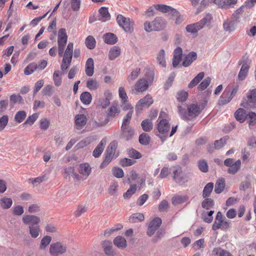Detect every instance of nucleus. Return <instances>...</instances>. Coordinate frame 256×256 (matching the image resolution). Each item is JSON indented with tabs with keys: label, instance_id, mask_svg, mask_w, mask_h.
<instances>
[{
	"label": "nucleus",
	"instance_id": "obj_3",
	"mask_svg": "<svg viewBox=\"0 0 256 256\" xmlns=\"http://www.w3.org/2000/svg\"><path fill=\"white\" fill-rule=\"evenodd\" d=\"M238 65H242L238 74V79L239 80H243L246 78L250 68V62L248 56L246 54L244 56L238 61Z\"/></svg>",
	"mask_w": 256,
	"mask_h": 256
},
{
	"label": "nucleus",
	"instance_id": "obj_29",
	"mask_svg": "<svg viewBox=\"0 0 256 256\" xmlns=\"http://www.w3.org/2000/svg\"><path fill=\"white\" fill-rule=\"evenodd\" d=\"M91 172V168L88 163L82 164L80 165L79 172L88 177Z\"/></svg>",
	"mask_w": 256,
	"mask_h": 256
},
{
	"label": "nucleus",
	"instance_id": "obj_54",
	"mask_svg": "<svg viewBox=\"0 0 256 256\" xmlns=\"http://www.w3.org/2000/svg\"><path fill=\"white\" fill-rule=\"evenodd\" d=\"M210 82L211 78L210 77L206 78L198 86V90L200 91L205 90L210 85Z\"/></svg>",
	"mask_w": 256,
	"mask_h": 256
},
{
	"label": "nucleus",
	"instance_id": "obj_46",
	"mask_svg": "<svg viewBox=\"0 0 256 256\" xmlns=\"http://www.w3.org/2000/svg\"><path fill=\"white\" fill-rule=\"evenodd\" d=\"M120 112V109L117 104H112L109 108L108 116L110 117H115Z\"/></svg>",
	"mask_w": 256,
	"mask_h": 256
},
{
	"label": "nucleus",
	"instance_id": "obj_62",
	"mask_svg": "<svg viewBox=\"0 0 256 256\" xmlns=\"http://www.w3.org/2000/svg\"><path fill=\"white\" fill-rule=\"evenodd\" d=\"M136 190V184H131L130 188L124 194V198H127L130 197L134 194Z\"/></svg>",
	"mask_w": 256,
	"mask_h": 256
},
{
	"label": "nucleus",
	"instance_id": "obj_10",
	"mask_svg": "<svg viewBox=\"0 0 256 256\" xmlns=\"http://www.w3.org/2000/svg\"><path fill=\"white\" fill-rule=\"evenodd\" d=\"M246 100H244L241 104V106L246 108H251L250 103L256 102V89L250 91L246 96Z\"/></svg>",
	"mask_w": 256,
	"mask_h": 256
},
{
	"label": "nucleus",
	"instance_id": "obj_40",
	"mask_svg": "<svg viewBox=\"0 0 256 256\" xmlns=\"http://www.w3.org/2000/svg\"><path fill=\"white\" fill-rule=\"evenodd\" d=\"M141 126L142 130L145 132H150L153 128V124L151 119L147 118L142 120Z\"/></svg>",
	"mask_w": 256,
	"mask_h": 256
},
{
	"label": "nucleus",
	"instance_id": "obj_39",
	"mask_svg": "<svg viewBox=\"0 0 256 256\" xmlns=\"http://www.w3.org/2000/svg\"><path fill=\"white\" fill-rule=\"evenodd\" d=\"M241 161L238 160H236L232 166L228 169V172L231 174H234L240 169L241 166Z\"/></svg>",
	"mask_w": 256,
	"mask_h": 256
},
{
	"label": "nucleus",
	"instance_id": "obj_14",
	"mask_svg": "<svg viewBox=\"0 0 256 256\" xmlns=\"http://www.w3.org/2000/svg\"><path fill=\"white\" fill-rule=\"evenodd\" d=\"M154 102L152 97L147 94L143 98L140 99L136 106V109L142 110L143 108L149 107Z\"/></svg>",
	"mask_w": 256,
	"mask_h": 256
},
{
	"label": "nucleus",
	"instance_id": "obj_22",
	"mask_svg": "<svg viewBox=\"0 0 256 256\" xmlns=\"http://www.w3.org/2000/svg\"><path fill=\"white\" fill-rule=\"evenodd\" d=\"M196 58L197 54L196 52H190L184 57L182 64L184 67H188L190 66Z\"/></svg>",
	"mask_w": 256,
	"mask_h": 256
},
{
	"label": "nucleus",
	"instance_id": "obj_7",
	"mask_svg": "<svg viewBox=\"0 0 256 256\" xmlns=\"http://www.w3.org/2000/svg\"><path fill=\"white\" fill-rule=\"evenodd\" d=\"M66 247L60 242L52 243L50 248V254L52 256H58L65 253Z\"/></svg>",
	"mask_w": 256,
	"mask_h": 256
},
{
	"label": "nucleus",
	"instance_id": "obj_25",
	"mask_svg": "<svg viewBox=\"0 0 256 256\" xmlns=\"http://www.w3.org/2000/svg\"><path fill=\"white\" fill-rule=\"evenodd\" d=\"M105 254L108 256H114V252L112 248V243L109 240L103 241L102 243Z\"/></svg>",
	"mask_w": 256,
	"mask_h": 256
},
{
	"label": "nucleus",
	"instance_id": "obj_16",
	"mask_svg": "<svg viewBox=\"0 0 256 256\" xmlns=\"http://www.w3.org/2000/svg\"><path fill=\"white\" fill-rule=\"evenodd\" d=\"M87 118L84 114H78L74 117V123L76 129L80 130L84 126L87 122Z\"/></svg>",
	"mask_w": 256,
	"mask_h": 256
},
{
	"label": "nucleus",
	"instance_id": "obj_21",
	"mask_svg": "<svg viewBox=\"0 0 256 256\" xmlns=\"http://www.w3.org/2000/svg\"><path fill=\"white\" fill-rule=\"evenodd\" d=\"M106 140L104 138H103L99 142L98 146H96L95 149L92 152V156L96 158H98L100 156L101 154L104 151V147L106 145Z\"/></svg>",
	"mask_w": 256,
	"mask_h": 256
},
{
	"label": "nucleus",
	"instance_id": "obj_37",
	"mask_svg": "<svg viewBox=\"0 0 256 256\" xmlns=\"http://www.w3.org/2000/svg\"><path fill=\"white\" fill-rule=\"evenodd\" d=\"M80 99L84 104L88 105L92 100V96L89 92H85L80 94Z\"/></svg>",
	"mask_w": 256,
	"mask_h": 256
},
{
	"label": "nucleus",
	"instance_id": "obj_52",
	"mask_svg": "<svg viewBox=\"0 0 256 256\" xmlns=\"http://www.w3.org/2000/svg\"><path fill=\"white\" fill-rule=\"evenodd\" d=\"M235 24L234 20H226L223 24L224 28L225 30L230 32L234 30Z\"/></svg>",
	"mask_w": 256,
	"mask_h": 256
},
{
	"label": "nucleus",
	"instance_id": "obj_61",
	"mask_svg": "<svg viewBox=\"0 0 256 256\" xmlns=\"http://www.w3.org/2000/svg\"><path fill=\"white\" fill-rule=\"evenodd\" d=\"M145 76L146 78V80L151 85L154 78V71L150 70H146L145 73Z\"/></svg>",
	"mask_w": 256,
	"mask_h": 256
},
{
	"label": "nucleus",
	"instance_id": "obj_24",
	"mask_svg": "<svg viewBox=\"0 0 256 256\" xmlns=\"http://www.w3.org/2000/svg\"><path fill=\"white\" fill-rule=\"evenodd\" d=\"M86 74L91 76L94 73V62L92 58H88L86 63Z\"/></svg>",
	"mask_w": 256,
	"mask_h": 256
},
{
	"label": "nucleus",
	"instance_id": "obj_47",
	"mask_svg": "<svg viewBox=\"0 0 256 256\" xmlns=\"http://www.w3.org/2000/svg\"><path fill=\"white\" fill-rule=\"evenodd\" d=\"M30 234L32 238H36L38 236L40 233V226H28Z\"/></svg>",
	"mask_w": 256,
	"mask_h": 256
},
{
	"label": "nucleus",
	"instance_id": "obj_64",
	"mask_svg": "<svg viewBox=\"0 0 256 256\" xmlns=\"http://www.w3.org/2000/svg\"><path fill=\"white\" fill-rule=\"evenodd\" d=\"M247 116L249 119L248 122L250 126L255 125L256 124V114L251 112L248 113Z\"/></svg>",
	"mask_w": 256,
	"mask_h": 256
},
{
	"label": "nucleus",
	"instance_id": "obj_6",
	"mask_svg": "<svg viewBox=\"0 0 256 256\" xmlns=\"http://www.w3.org/2000/svg\"><path fill=\"white\" fill-rule=\"evenodd\" d=\"M157 129L159 132L158 136L163 142L167 138V134L170 130V124L166 119H162L157 124Z\"/></svg>",
	"mask_w": 256,
	"mask_h": 256
},
{
	"label": "nucleus",
	"instance_id": "obj_56",
	"mask_svg": "<svg viewBox=\"0 0 256 256\" xmlns=\"http://www.w3.org/2000/svg\"><path fill=\"white\" fill-rule=\"evenodd\" d=\"M52 238L50 236H44L41 240L40 248L41 250L45 249L50 244Z\"/></svg>",
	"mask_w": 256,
	"mask_h": 256
},
{
	"label": "nucleus",
	"instance_id": "obj_28",
	"mask_svg": "<svg viewBox=\"0 0 256 256\" xmlns=\"http://www.w3.org/2000/svg\"><path fill=\"white\" fill-rule=\"evenodd\" d=\"M224 220V218H223L222 212H218L215 221L212 226V229L214 230H216L218 229H220V225L222 224Z\"/></svg>",
	"mask_w": 256,
	"mask_h": 256
},
{
	"label": "nucleus",
	"instance_id": "obj_50",
	"mask_svg": "<svg viewBox=\"0 0 256 256\" xmlns=\"http://www.w3.org/2000/svg\"><path fill=\"white\" fill-rule=\"evenodd\" d=\"M26 113L24 110H20L14 116V120L18 122H22L26 118Z\"/></svg>",
	"mask_w": 256,
	"mask_h": 256
},
{
	"label": "nucleus",
	"instance_id": "obj_38",
	"mask_svg": "<svg viewBox=\"0 0 256 256\" xmlns=\"http://www.w3.org/2000/svg\"><path fill=\"white\" fill-rule=\"evenodd\" d=\"M158 63L162 67H166V61L165 60V52L164 50H160L156 57Z\"/></svg>",
	"mask_w": 256,
	"mask_h": 256
},
{
	"label": "nucleus",
	"instance_id": "obj_5",
	"mask_svg": "<svg viewBox=\"0 0 256 256\" xmlns=\"http://www.w3.org/2000/svg\"><path fill=\"white\" fill-rule=\"evenodd\" d=\"M116 20L119 26L128 32H132L134 30V21L130 18H127L122 14H118Z\"/></svg>",
	"mask_w": 256,
	"mask_h": 256
},
{
	"label": "nucleus",
	"instance_id": "obj_42",
	"mask_svg": "<svg viewBox=\"0 0 256 256\" xmlns=\"http://www.w3.org/2000/svg\"><path fill=\"white\" fill-rule=\"evenodd\" d=\"M188 199L187 196H177L172 198V204L177 205L186 202Z\"/></svg>",
	"mask_w": 256,
	"mask_h": 256
},
{
	"label": "nucleus",
	"instance_id": "obj_19",
	"mask_svg": "<svg viewBox=\"0 0 256 256\" xmlns=\"http://www.w3.org/2000/svg\"><path fill=\"white\" fill-rule=\"evenodd\" d=\"M156 10L163 13L169 12L172 15L177 16L178 12L172 7L164 4H157L155 6Z\"/></svg>",
	"mask_w": 256,
	"mask_h": 256
},
{
	"label": "nucleus",
	"instance_id": "obj_2",
	"mask_svg": "<svg viewBox=\"0 0 256 256\" xmlns=\"http://www.w3.org/2000/svg\"><path fill=\"white\" fill-rule=\"evenodd\" d=\"M200 105L197 104H190L187 108H183L181 106H178V112L181 118L187 120H191L197 117L202 109Z\"/></svg>",
	"mask_w": 256,
	"mask_h": 256
},
{
	"label": "nucleus",
	"instance_id": "obj_35",
	"mask_svg": "<svg viewBox=\"0 0 256 256\" xmlns=\"http://www.w3.org/2000/svg\"><path fill=\"white\" fill-rule=\"evenodd\" d=\"M212 254L214 256H232L230 252L220 247L214 248Z\"/></svg>",
	"mask_w": 256,
	"mask_h": 256
},
{
	"label": "nucleus",
	"instance_id": "obj_11",
	"mask_svg": "<svg viewBox=\"0 0 256 256\" xmlns=\"http://www.w3.org/2000/svg\"><path fill=\"white\" fill-rule=\"evenodd\" d=\"M162 222L161 218H156L152 220L148 226L147 234L150 236H152L160 226Z\"/></svg>",
	"mask_w": 256,
	"mask_h": 256
},
{
	"label": "nucleus",
	"instance_id": "obj_15",
	"mask_svg": "<svg viewBox=\"0 0 256 256\" xmlns=\"http://www.w3.org/2000/svg\"><path fill=\"white\" fill-rule=\"evenodd\" d=\"M233 98L230 94V88L227 87L223 92L218 100V104L223 106L228 104Z\"/></svg>",
	"mask_w": 256,
	"mask_h": 256
},
{
	"label": "nucleus",
	"instance_id": "obj_43",
	"mask_svg": "<svg viewBox=\"0 0 256 256\" xmlns=\"http://www.w3.org/2000/svg\"><path fill=\"white\" fill-rule=\"evenodd\" d=\"M140 69L138 68H137L134 70H133L130 75H128L127 77V80L130 82H132L140 74Z\"/></svg>",
	"mask_w": 256,
	"mask_h": 256
},
{
	"label": "nucleus",
	"instance_id": "obj_13",
	"mask_svg": "<svg viewBox=\"0 0 256 256\" xmlns=\"http://www.w3.org/2000/svg\"><path fill=\"white\" fill-rule=\"evenodd\" d=\"M150 86V84L148 82L145 78H140L134 84V90L138 93L142 92L146 90Z\"/></svg>",
	"mask_w": 256,
	"mask_h": 256
},
{
	"label": "nucleus",
	"instance_id": "obj_63",
	"mask_svg": "<svg viewBox=\"0 0 256 256\" xmlns=\"http://www.w3.org/2000/svg\"><path fill=\"white\" fill-rule=\"evenodd\" d=\"M198 166L201 172H206L208 171V165L205 160H199L198 162Z\"/></svg>",
	"mask_w": 256,
	"mask_h": 256
},
{
	"label": "nucleus",
	"instance_id": "obj_17",
	"mask_svg": "<svg viewBox=\"0 0 256 256\" xmlns=\"http://www.w3.org/2000/svg\"><path fill=\"white\" fill-rule=\"evenodd\" d=\"M182 50L180 47H177L174 52V56L172 58V66L176 68L178 66L179 64L182 60Z\"/></svg>",
	"mask_w": 256,
	"mask_h": 256
},
{
	"label": "nucleus",
	"instance_id": "obj_44",
	"mask_svg": "<svg viewBox=\"0 0 256 256\" xmlns=\"http://www.w3.org/2000/svg\"><path fill=\"white\" fill-rule=\"evenodd\" d=\"M144 219V216L142 214L136 213L132 214L129 218L130 222L134 223L138 222H142Z\"/></svg>",
	"mask_w": 256,
	"mask_h": 256
},
{
	"label": "nucleus",
	"instance_id": "obj_18",
	"mask_svg": "<svg viewBox=\"0 0 256 256\" xmlns=\"http://www.w3.org/2000/svg\"><path fill=\"white\" fill-rule=\"evenodd\" d=\"M153 29L154 31H160L163 30L166 26V20L160 17L156 18L152 21Z\"/></svg>",
	"mask_w": 256,
	"mask_h": 256
},
{
	"label": "nucleus",
	"instance_id": "obj_4",
	"mask_svg": "<svg viewBox=\"0 0 256 256\" xmlns=\"http://www.w3.org/2000/svg\"><path fill=\"white\" fill-rule=\"evenodd\" d=\"M116 148L117 144L115 142H112L110 144L106 150V158L101 164L100 168H104L110 164L115 156Z\"/></svg>",
	"mask_w": 256,
	"mask_h": 256
},
{
	"label": "nucleus",
	"instance_id": "obj_57",
	"mask_svg": "<svg viewBox=\"0 0 256 256\" xmlns=\"http://www.w3.org/2000/svg\"><path fill=\"white\" fill-rule=\"evenodd\" d=\"M214 206V200L210 198H207L204 199L202 203V206L203 208H206V210H209Z\"/></svg>",
	"mask_w": 256,
	"mask_h": 256
},
{
	"label": "nucleus",
	"instance_id": "obj_53",
	"mask_svg": "<svg viewBox=\"0 0 256 256\" xmlns=\"http://www.w3.org/2000/svg\"><path fill=\"white\" fill-rule=\"evenodd\" d=\"M86 86L89 90H93L98 88L99 84L97 80L93 79H90L86 82Z\"/></svg>",
	"mask_w": 256,
	"mask_h": 256
},
{
	"label": "nucleus",
	"instance_id": "obj_23",
	"mask_svg": "<svg viewBox=\"0 0 256 256\" xmlns=\"http://www.w3.org/2000/svg\"><path fill=\"white\" fill-rule=\"evenodd\" d=\"M210 2L214 3L219 8H224L236 4L237 0H210Z\"/></svg>",
	"mask_w": 256,
	"mask_h": 256
},
{
	"label": "nucleus",
	"instance_id": "obj_32",
	"mask_svg": "<svg viewBox=\"0 0 256 256\" xmlns=\"http://www.w3.org/2000/svg\"><path fill=\"white\" fill-rule=\"evenodd\" d=\"M204 76V72H200L198 74V75L196 76L188 84V88H192L196 86L202 80Z\"/></svg>",
	"mask_w": 256,
	"mask_h": 256
},
{
	"label": "nucleus",
	"instance_id": "obj_48",
	"mask_svg": "<svg viewBox=\"0 0 256 256\" xmlns=\"http://www.w3.org/2000/svg\"><path fill=\"white\" fill-rule=\"evenodd\" d=\"M86 45L90 50L94 49L96 46V41L92 36H88L86 39Z\"/></svg>",
	"mask_w": 256,
	"mask_h": 256
},
{
	"label": "nucleus",
	"instance_id": "obj_31",
	"mask_svg": "<svg viewBox=\"0 0 256 256\" xmlns=\"http://www.w3.org/2000/svg\"><path fill=\"white\" fill-rule=\"evenodd\" d=\"M121 50L119 47L114 46L110 48L109 52L108 58L110 60H114L120 54Z\"/></svg>",
	"mask_w": 256,
	"mask_h": 256
},
{
	"label": "nucleus",
	"instance_id": "obj_58",
	"mask_svg": "<svg viewBox=\"0 0 256 256\" xmlns=\"http://www.w3.org/2000/svg\"><path fill=\"white\" fill-rule=\"evenodd\" d=\"M118 94L122 104H126L128 102V96L124 87H120L118 89Z\"/></svg>",
	"mask_w": 256,
	"mask_h": 256
},
{
	"label": "nucleus",
	"instance_id": "obj_20",
	"mask_svg": "<svg viewBox=\"0 0 256 256\" xmlns=\"http://www.w3.org/2000/svg\"><path fill=\"white\" fill-rule=\"evenodd\" d=\"M121 134L124 138L128 140L132 138L134 130L130 126H121Z\"/></svg>",
	"mask_w": 256,
	"mask_h": 256
},
{
	"label": "nucleus",
	"instance_id": "obj_26",
	"mask_svg": "<svg viewBox=\"0 0 256 256\" xmlns=\"http://www.w3.org/2000/svg\"><path fill=\"white\" fill-rule=\"evenodd\" d=\"M103 38L104 42L109 44H114L118 41L116 36L110 32L105 34L103 36Z\"/></svg>",
	"mask_w": 256,
	"mask_h": 256
},
{
	"label": "nucleus",
	"instance_id": "obj_55",
	"mask_svg": "<svg viewBox=\"0 0 256 256\" xmlns=\"http://www.w3.org/2000/svg\"><path fill=\"white\" fill-rule=\"evenodd\" d=\"M150 142V137L146 133L142 134L139 136V142L142 145L146 146L149 144Z\"/></svg>",
	"mask_w": 256,
	"mask_h": 256
},
{
	"label": "nucleus",
	"instance_id": "obj_12",
	"mask_svg": "<svg viewBox=\"0 0 256 256\" xmlns=\"http://www.w3.org/2000/svg\"><path fill=\"white\" fill-rule=\"evenodd\" d=\"M173 174L174 180L178 184H183L187 182L186 176L182 174V168L180 167L170 168Z\"/></svg>",
	"mask_w": 256,
	"mask_h": 256
},
{
	"label": "nucleus",
	"instance_id": "obj_51",
	"mask_svg": "<svg viewBox=\"0 0 256 256\" xmlns=\"http://www.w3.org/2000/svg\"><path fill=\"white\" fill-rule=\"evenodd\" d=\"M37 70L36 64L35 62H32L27 66L24 68V74L27 76L30 75Z\"/></svg>",
	"mask_w": 256,
	"mask_h": 256
},
{
	"label": "nucleus",
	"instance_id": "obj_49",
	"mask_svg": "<svg viewBox=\"0 0 256 256\" xmlns=\"http://www.w3.org/2000/svg\"><path fill=\"white\" fill-rule=\"evenodd\" d=\"M214 188L212 182H209L204 186L202 192V196L205 198L208 197Z\"/></svg>",
	"mask_w": 256,
	"mask_h": 256
},
{
	"label": "nucleus",
	"instance_id": "obj_59",
	"mask_svg": "<svg viewBox=\"0 0 256 256\" xmlns=\"http://www.w3.org/2000/svg\"><path fill=\"white\" fill-rule=\"evenodd\" d=\"M133 110L130 109L127 113L126 116L124 117L122 126H129L130 120L132 117Z\"/></svg>",
	"mask_w": 256,
	"mask_h": 256
},
{
	"label": "nucleus",
	"instance_id": "obj_45",
	"mask_svg": "<svg viewBox=\"0 0 256 256\" xmlns=\"http://www.w3.org/2000/svg\"><path fill=\"white\" fill-rule=\"evenodd\" d=\"M214 213V210H210L208 212H204L202 214V218L203 220L207 223L212 222L213 220L212 214Z\"/></svg>",
	"mask_w": 256,
	"mask_h": 256
},
{
	"label": "nucleus",
	"instance_id": "obj_41",
	"mask_svg": "<svg viewBox=\"0 0 256 256\" xmlns=\"http://www.w3.org/2000/svg\"><path fill=\"white\" fill-rule=\"evenodd\" d=\"M225 186V182L224 178L218 179L216 182L214 192L216 194H220L223 190Z\"/></svg>",
	"mask_w": 256,
	"mask_h": 256
},
{
	"label": "nucleus",
	"instance_id": "obj_33",
	"mask_svg": "<svg viewBox=\"0 0 256 256\" xmlns=\"http://www.w3.org/2000/svg\"><path fill=\"white\" fill-rule=\"evenodd\" d=\"M236 120L242 123L244 122L246 118V111L244 109L240 108L234 113Z\"/></svg>",
	"mask_w": 256,
	"mask_h": 256
},
{
	"label": "nucleus",
	"instance_id": "obj_8",
	"mask_svg": "<svg viewBox=\"0 0 256 256\" xmlns=\"http://www.w3.org/2000/svg\"><path fill=\"white\" fill-rule=\"evenodd\" d=\"M210 18L208 16L204 18L200 22L193 24H192L188 25L186 26V30L188 32L192 34L196 33L199 30L202 28L208 22Z\"/></svg>",
	"mask_w": 256,
	"mask_h": 256
},
{
	"label": "nucleus",
	"instance_id": "obj_34",
	"mask_svg": "<svg viewBox=\"0 0 256 256\" xmlns=\"http://www.w3.org/2000/svg\"><path fill=\"white\" fill-rule=\"evenodd\" d=\"M12 204V200L10 198L6 196L2 197L0 200V206L3 209H8L11 207Z\"/></svg>",
	"mask_w": 256,
	"mask_h": 256
},
{
	"label": "nucleus",
	"instance_id": "obj_1",
	"mask_svg": "<svg viewBox=\"0 0 256 256\" xmlns=\"http://www.w3.org/2000/svg\"><path fill=\"white\" fill-rule=\"evenodd\" d=\"M68 42V36L64 28L59 30L58 35V52L60 56H63L62 60L72 62L74 44L72 42H69L67 45L66 50L64 52L66 44Z\"/></svg>",
	"mask_w": 256,
	"mask_h": 256
},
{
	"label": "nucleus",
	"instance_id": "obj_30",
	"mask_svg": "<svg viewBox=\"0 0 256 256\" xmlns=\"http://www.w3.org/2000/svg\"><path fill=\"white\" fill-rule=\"evenodd\" d=\"M99 13L102 16V18L98 20L102 22H105L110 18V15L108 11V8L106 7H102L100 8Z\"/></svg>",
	"mask_w": 256,
	"mask_h": 256
},
{
	"label": "nucleus",
	"instance_id": "obj_36",
	"mask_svg": "<svg viewBox=\"0 0 256 256\" xmlns=\"http://www.w3.org/2000/svg\"><path fill=\"white\" fill-rule=\"evenodd\" d=\"M114 244L119 248H124L126 246V241L122 236H118L114 240Z\"/></svg>",
	"mask_w": 256,
	"mask_h": 256
},
{
	"label": "nucleus",
	"instance_id": "obj_60",
	"mask_svg": "<svg viewBox=\"0 0 256 256\" xmlns=\"http://www.w3.org/2000/svg\"><path fill=\"white\" fill-rule=\"evenodd\" d=\"M10 98V103L13 104L16 103L20 104L23 101L22 98L20 94H12Z\"/></svg>",
	"mask_w": 256,
	"mask_h": 256
},
{
	"label": "nucleus",
	"instance_id": "obj_9",
	"mask_svg": "<svg viewBox=\"0 0 256 256\" xmlns=\"http://www.w3.org/2000/svg\"><path fill=\"white\" fill-rule=\"evenodd\" d=\"M22 220L25 224L28 225V226H39V224L40 222V217L31 214L24 215L22 218Z\"/></svg>",
	"mask_w": 256,
	"mask_h": 256
},
{
	"label": "nucleus",
	"instance_id": "obj_27",
	"mask_svg": "<svg viewBox=\"0 0 256 256\" xmlns=\"http://www.w3.org/2000/svg\"><path fill=\"white\" fill-rule=\"evenodd\" d=\"M95 136H89L80 142L76 146L78 148H83L96 140Z\"/></svg>",
	"mask_w": 256,
	"mask_h": 256
}]
</instances>
